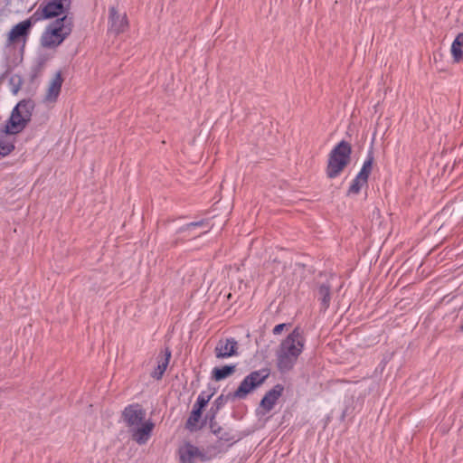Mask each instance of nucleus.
Here are the masks:
<instances>
[{
	"instance_id": "1",
	"label": "nucleus",
	"mask_w": 463,
	"mask_h": 463,
	"mask_svg": "<svg viewBox=\"0 0 463 463\" xmlns=\"http://www.w3.org/2000/svg\"><path fill=\"white\" fill-rule=\"evenodd\" d=\"M33 108L34 105L31 100H22L14 108L5 130L0 131V158L14 150V138L10 135H15L24 130L31 120Z\"/></svg>"
},
{
	"instance_id": "2",
	"label": "nucleus",
	"mask_w": 463,
	"mask_h": 463,
	"mask_svg": "<svg viewBox=\"0 0 463 463\" xmlns=\"http://www.w3.org/2000/svg\"><path fill=\"white\" fill-rule=\"evenodd\" d=\"M303 332L296 327L280 344L277 350L278 367L282 372L289 371L295 365L305 345Z\"/></svg>"
},
{
	"instance_id": "3",
	"label": "nucleus",
	"mask_w": 463,
	"mask_h": 463,
	"mask_svg": "<svg viewBox=\"0 0 463 463\" xmlns=\"http://www.w3.org/2000/svg\"><path fill=\"white\" fill-rule=\"evenodd\" d=\"M72 29L71 19L68 15L58 18L50 24L41 36V44L44 48L54 49L61 45L71 34Z\"/></svg>"
},
{
	"instance_id": "4",
	"label": "nucleus",
	"mask_w": 463,
	"mask_h": 463,
	"mask_svg": "<svg viewBox=\"0 0 463 463\" xmlns=\"http://www.w3.org/2000/svg\"><path fill=\"white\" fill-rule=\"evenodd\" d=\"M351 146L341 141L330 153L326 168V174L329 178L338 176L344 168L350 162Z\"/></svg>"
},
{
	"instance_id": "5",
	"label": "nucleus",
	"mask_w": 463,
	"mask_h": 463,
	"mask_svg": "<svg viewBox=\"0 0 463 463\" xmlns=\"http://www.w3.org/2000/svg\"><path fill=\"white\" fill-rule=\"evenodd\" d=\"M71 0H52L45 5H41L34 12L33 19L38 22L44 19H51L60 15H67L70 10Z\"/></svg>"
},
{
	"instance_id": "6",
	"label": "nucleus",
	"mask_w": 463,
	"mask_h": 463,
	"mask_svg": "<svg viewBox=\"0 0 463 463\" xmlns=\"http://www.w3.org/2000/svg\"><path fill=\"white\" fill-rule=\"evenodd\" d=\"M269 373L266 371H255L246 376L233 393V398L242 400L254 389L261 385Z\"/></svg>"
},
{
	"instance_id": "7",
	"label": "nucleus",
	"mask_w": 463,
	"mask_h": 463,
	"mask_svg": "<svg viewBox=\"0 0 463 463\" xmlns=\"http://www.w3.org/2000/svg\"><path fill=\"white\" fill-rule=\"evenodd\" d=\"M122 417L126 425L131 430L137 428L145 421L146 412L138 404H133L125 408Z\"/></svg>"
},
{
	"instance_id": "8",
	"label": "nucleus",
	"mask_w": 463,
	"mask_h": 463,
	"mask_svg": "<svg viewBox=\"0 0 463 463\" xmlns=\"http://www.w3.org/2000/svg\"><path fill=\"white\" fill-rule=\"evenodd\" d=\"M180 463H195L197 460H204L202 451L191 443H184L178 449Z\"/></svg>"
},
{
	"instance_id": "9",
	"label": "nucleus",
	"mask_w": 463,
	"mask_h": 463,
	"mask_svg": "<svg viewBox=\"0 0 463 463\" xmlns=\"http://www.w3.org/2000/svg\"><path fill=\"white\" fill-rule=\"evenodd\" d=\"M238 343L233 338L221 339L218 341L214 352L218 359H224L237 354Z\"/></svg>"
},
{
	"instance_id": "10",
	"label": "nucleus",
	"mask_w": 463,
	"mask_h": 463,
	"mask_svg": "<svg viewBox=\"0 0 463 463\" xmlns=\"http://www.w3.org/2000/svg\"><path fill=\"white\" fill-rule=\"evenodd\" d=\"M128 26L126 14H119L117 9L112 6L109 8V31L118 34L126 31Z\"/></svg>"
},
{
	"instance_id": "11",
	"label": "nucleus",
	"mask_w": 463,
	"mask_h": 463,
	"mask_svg": "<svg viewBox=\"0 0 463 463\" xmlns=\"http://www.w3.org/2000/svg\"><path fill=\"white\" fill-rule=\"evenodd\" d=\"M372 170V160H366L360 172L356 175V177L354 179L349 190V194H357L361 188L367 183V179L369 176V174Z\"/></svg>"
},
{
	"instance_id": "12",
	"label": "nucleus",
	"mask_w": 463,
	"mask_h": 463,
	"mask_svg": "<svg viewBox=\"0 0 463 463\" xmlns=\"http://www.w3.org/2000/svg\"><path fill=\"white\" fill-rule=\"evenodd\" d=\"M63 79L60 72H56L50 80L43 101L47 104L54 103L61 92Z\"/></svg>"
},
{
	"instance_id": "13",
	"label": "nucleus",
	"mask_w": 463,
	"mask_h": 463,
	"mask_svg": "<svg viewBox=\"0 0 463 463\" xmlns=\"http://www.w3.org/2000/svg\"><path fill=\"white\" fill-rule=\"evenodd\" d=\"M153 429L154 423L150 420H145L137 428L130 430L132 439L139 445L146 444L151 436Z\"/></svg>"
},
{
	"instance_id": "14",
	"label": "nucleus",
	"mask_w": 463,
	"mask_h": 463,
	"mask_svg": "<svg viewBox=\"0 0 463 463\" xmlns=\"http://www.w3.org/2000/svg\"><path fill=\"white\" fill-rule=\"evenodd\" d=\"M283 387L280 384H277L268 392L260 402V408L264 411V413L271 411L276 404L279 398L283 392Z\"/></svg>"
},
{
	"instance_id": "15",
	"label": "nucleus",
	"mask_w": 463,
	"mask_h": 463,
	"mask_svg": "<svg viewBox=\"0 0 463 463\" xmlns=\"http://www.w3.org/2000/svg\"><path fill=\"white\" fill-rule=\"evenodd\" d=\"M34 23H36V21H34L33 15H32L29 19L24 20L14 26L9 33V41L14 42L19 40L21 37L26 36L31 26Z\"/></svg>"
},
{
	"instance_id": "16",
	"label": "nucleus",
	"mask_w": 463,
	"mask_h": 463,
	"mask_svg": "<svg viewBox=\"0 0 463 463\" xmlns=\"http://www.w3.org/2000/svg\"><path fill=\"white\" fill-rule=\"evenodd\" d=\"M170 357L171 352L168 349H165V352L158 356L157 366L151 373L152 377L157 380L162 378L168 366Z\"/></svg>"
},
{
	"instance_id": "17",
	"label": "nucleus",
	"mask_w": 463,
	"mask_h": 463,
	"mask_svg": "<svg viewBox=\"0 0 463 463\" xmlns=\"http://www.w3.org/2000/svg\"><path fill=\"white\" fill-rule=\"evenodd\" d=\"M235 372V365H225L222 367H215L212 371V377L215 381L223 380L231 376Z\"/></svg>"
},
{
	"instance_id": "18",
	"label": "nucleus",
	"mask_w": 463,
	"mask_h": 463,
	"mask_svg": "<svg viewBox=\"0 0 463 463\" xmlns=\"http://www.w3.org/2000/svg\"><path fill=\"white\" fill-rule=\"evenodd\" d=\"M463 33H458L451 45V54L455 61H459L463 58Z\"/></svg>"
},
{
	"instance_id": "19",
	"label": "nucleus",
	"mask_w": 463,
	"mask_h": 463,
	"mask_svg": "<svg viewBox=\"0 0 463 463\" xmlns=\"http://www.w3.org/2000/svg\"><path fill=\"white\" fill-rule=\"evenodd\" d=\"M318 298L321 301L322 308L327 309L330 305V288L328 286L322 285L318 289Z\"/></svg>"
},
{
	"instance_id": "20",
	"label": "nucleus",
	"mask_w": 463,
	"mask_h": 463,
	"mask_svg": "<svg viewBox=\"0 0 463 463\" xmlns=\"http://www.w3.org/2000/svg\"><path fill=\"white\" fill-rule=\"evenodd\" d=\"M202 410L194 407L191 415L186 422V426L189 430H194L197 429L199 420L201 418Z\"/></svg>"
},
{
	"instance_id": "21",
	"label": "nucleus",
	"mask_w": 463,
	"mask_h": 463,
	"mask_svg": "<svg viewBox=\"0 0 463 463\" xmlns=\"http://www.w3.org/2000/svg\"><path fill=\"white\" fill-rule=\"evenodd\" d=\"M209 402V397L208 398H204L203 396L202 395H199V397L197 398V402L194 405V407H196L197 409H200L202 410Z\"/></svg>"
},
{
	"instance_id": "22",
	"label": "nucleus",
	"mask_w": 463,
	"mask_h": 463,
	"mask_svg": "<svg viewBox=\"0 0 463 463\" xmlns=\"http://www.w3.org/2000/svg\"><path fill=\"white\" fill-rule=\"evenodd\" d=\"M287 326L286 324H279L273 328V334L274 335H279L284 328Z\"/></svg>"
},
{
	"instance_id": "23",
	"label": "nucleus",
	"mask_w": 463,
	"mask_h": 463,
	"mask_svg": "<svg viewBox=\"0 0 463 463\" xmlns=\"http://www.w3.org/2000/svg\"><path fill=\"white\" fill-rule=\"evenodd\" d=\"M203 224V222H191V223L186 225L185 230L186 231H192L193 229H194V228H196L198 226H202Z\"/></svg>"
}]
</instances>
